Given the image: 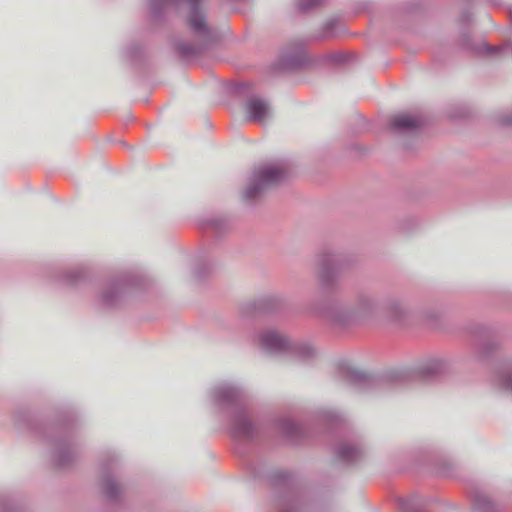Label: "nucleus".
I'll use <instances>...</instances> for the list:
<instances>
[{
  "instance_id": "obj_1",
  "label": "nucleus",
  "mask_w": 512,
  "mask_h": 512,
  "mask_svg": "<svg viewBox=\"0 0 512 512\" xmlns=\"http://www.w3.org/2000/svg\"><path fill=\"white\" fill-rule=\"evenodd\" d=\"M287 177L288 170L284 166L266 165L256 170L254 184L249 186L247 195L253 197L264 188L280 184Z\"/></svg>"
},
{
  "instance_id": "obj_2",
  "label": "nucleus",
  "mask_w": 512,
  "mask_h": 512,
  "mask_svg": "<svg viewBox=\"0 0 512 512\" xmlns=\"http://www.w3.org/2000/svg\"><path fill=\"white\" fill-rule=\"evenodd\" d=\"M245 114L249 121L265 124L270 119V107L266 101L254 98L249 99L245 104Z\"/></svg>"
},
{
  "instance_id": "obj_3",
  "label": "nucleus",
  "mask_w": 512,
  "mask_h": 512,
  "mask_svg": "<svg viewBox=\"0 0 512 512\" xmlns=\"http://www.w3.org/2000/svg\"><path fill=\"white\" fill-rule=\"evenodd\" d=\"M188 3H190L191 8V15L190 19H188V23H190L192 30L198 32L205 31V18L198 11L199 0H188Z\"/></svg>"
},
{
  "instance_id": "obj_4",
  "label": "nucleus",
  "mask_w": 512,
  "mask_h": 512,
  "mask_svg": "<svg viewBox=\"0 0 512 512\" xmlns=\"http://www.w3.org/2000/svg\"><path fill=\"white\" fill-rule=\"evenodd\" d=\"M392 128L412 129L420 125V119L411 114H397L392 117Z\"/></svg>"
},
{
  "instance_id": "obj_5",
  "label": "nucleus",
  "mask_w": 512,
  "mask_h": 512,
  "mask_svg": "<svg viewBox=\"0 0 512 512\" xmlns=\"http://www.w3.org/2000/svg\"><path fill=\"white\" fill-rule=\"evenodd\" d=\"M262 341L270 349H280L284 346V339L277 332H269L263 335Z\"/></svg>"
},
{
  "instance_id": "obj_6",
  "label": "nucleus",
  "mask_w": 512,
  "mask_h": 512,
  "mask_svg": "<svg viewBox=\"0 0 512 512\" xmlns=\"http://www.w3.org/2000/svg\"><path fill=\"white\" fill-rule=\"evenodd\" d=\"M317 1L318 0H299V5L305 9L310 5H316Z\"/></svg>"
},
{
  "instance_id": "obj_7",
  "label": "nucleus",
  "mask_w": 512,
  "mask_h": 512,
  "mask_svg": "<svg viewBox=\"0 0 512 512\" xmlns=\"http://www.w3.org/2000/svg\"><path fill=\"white\" fill-rule=\"evenodd\" d=\"M242 433L248 432L249 423L246 420L241 421Z\"/></svg>"
}]
</instances>
